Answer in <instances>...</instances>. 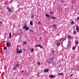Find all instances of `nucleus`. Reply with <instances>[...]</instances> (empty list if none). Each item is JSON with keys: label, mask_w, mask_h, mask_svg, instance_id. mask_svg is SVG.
I'll list each match as a JSON object with an SVG mask.
<instances>
[{"label": "nucleus", "mask_w": 79, "mask_h": 79, "mask_svg": "<svg viewBox=\"0 0 79 79\" xmlns=\"http://www.w3.org/2000/svg\"><path fill=\"white\" fill-rule=\"evenodd\" d=\"M16 50H17V52H16V53L17 54H19V53H21L22 52V50L21 49H20V51H18L19 50V48H16Z\"/></svg>", "instance_id": "obj_1"}, {"label": "nucleus", "mask_w": 79, "mask_h": 79, "mask_svg": "<svg viewBox=\"0 0 79 79\" xmlns=\"http://www.w3.org/2000/svg\"><path fill=\"white\" fill-rule=\"evenodd\" d=\"M53 61L52 58H50L48 60V64H51L52 62V61Z\"/></svg>", "instance_id": "obj_2"}, {"label": "nucleus", "mask_w": 79, "mask_h": 79, "mask_svg": "<svg viewBox=\"0 0 79 79\" xmlns=\"http://www.w3.org/2000/svg\"><path fill=\"white\" fill-rule=\"evenodd\" d=\"M6 9H7V10H8V11H9V12H11V10L10 9V8H9L8 7H7L6 8Z\"/></svg>", "instance_id": "obj_3"}, {"label": "nucleus", "mask_w": 79, "mask_h": 79, "mask_svg": "<svg viewBox=\"0 0 79 79\" xmlns=\"http://www.w3.org/2000/svg\"><path fill=\"white\" fill-rule=\"evenodd\" d=\"M76 31H77V32H79V28L78 27V26H76Z\"/></svg>", "instance_id": "obj_4"}, {"label": "nucleus", "mask_w": 79, "mask_h": 79, "mask_svg": "<svg viewBox=\"0 0 79 79\" xmlns=\"http://www.w3.org/2000/svg\"><path fill=\"white\" fill-rule=\"evenodd\" d=\"M49 72V70L48 69H44V72L45 73H47Z\"/></svg>", "instance_id": "obj_5"}, {"label": "nucleus", "mask_w": 79, "mask_h": 79, "mask_svg": "<svg viewBox=\"0 0 79 79\" xmlns=\"http://www.w3.org/2000/svg\"><path fill=\"white\" fill-rule=\"evenodd\" d=\"M36 47H39L40 48H43V46H42L40 45H36Z\"/></svg>", "instance_id": "obj_6"}, {"label": "nucleus", "mask_w": 79, "mask_h": 79, "mask_svg": "<svg viewBox=\"0 0 79 79\" xmlns=\"http://www.w3.org/2000/svg\"><path fill=\"white\" fill-rule=\"evenodd\" d=\"M64 74V73H59L58 74V75L63 76Z\"/></svg>", "instance_id": "obj_7"}, {"label": "nucleus", "mask_w": 79, "mask_h": 79, "mask_svg": "<svg viewBox=\"0 0 79 79\" xmlns=\"http://www.w3.org/2000/svg\"><path fill=\"white\" fill-rule=\"evenodd\" d=\"M27 25L26 24H25L24 26H23V28L24 29H26V28L27 27Z\"/></svg>", "instance_id": "obj_8"}, {"label": "nucleus", "mask_w": 79, "mask_h": 79, "mask_svg": "<svg viewBox=\"0 0 79 79\" xmlns=\"http://www.w3.org/2000/svg\"><path fill=\"white\" fill-rule=\"evenodd\" d=\"M60 45V43H56V45H57V47H59Z\"/></svg>", "instance_id": "obj_9"}, {"label": "nucleus", "mask_w": 79, "mask_h": 79, "mask_svg": "<svg viewBox=\"0 0 79 79\" xmlns=\"http://www.w3.org/2000/svg\"><path fill=\"white\" fill-rule=\"evenodd\" d=\"M49 77L50 78H52L54 77V76L53 75H49Z\"/></svg>", "instance_id": "obj_10"}, {"label": "nucleus", "mask_w": 79, "mask_h": 79, "mask_svg": "<svg viewBox=\"0 0 79 79\" xmlns=\"http://www.w3.org/2000/svg\"><path fill=\"white\" fill-rule=\"evenodd\" d=\"M68 37L69 38V39H71L72 38V36L70 35H69L68 36Z\"/></svg>", "instance_id": "obj_11"}, {"label": "nucleus", "mask_w": 79, "mask_h": 79, "mask_svg": "<svg viewBox=\"0 0 79 79\" xmlns=\"http://www.w3.org/2000/svg\"><path fill=\"white\" fill-rule=\"evenodd\" d=\"M9 38L10 39H11V33H10L9 35Z\"/></svg>", "instance_id": "obj_12"}, {"label": "nucleus", "mask_w": 79, "mask_h": 79, "mask_svg": "<svg viewBox=\"0 0 79 79\" xmlns=\"http://www.w3.org/2000/svg\"><path fill=\"white\" fill-rule=\"evenodd\" d=\"M6 45L7 47H9V43L8 42H7L6 43Z\"/></svg>", "instance_id": "obj_13"}, {"label": "nucleus", "mask_w": 79, "mask_h": 79, "mask_svg": "<svg viewBox=\"0 0 79 79\" xmlns=\"http://www.w3.org/2000/svg\"><path fill=\"white\" fill-rule=\"evenodd\" d=\"M45 16L46 17H48V18L50 17V15H48V14H45Z\"/></svg>", "instance_id": "obj_14"}, {"label": "nucleus", "mask_w": 79, "mask_h": 79, "mask_svg": "<svg viewBox=\"0 0 79 79\" xmlns=\"http://www.w3.org/2000/svg\"><path fill=\"white\" fill-rule=\"evenodd\" d=\"M30 25H31L32 26L33 25V22H32L30 21Z\"/></svg>", "instance_id": "obj_15"}, {"label": "nucleus", "mask_w": 79, "mask_h": 79, "mask_svg": "<svg viewBox=\"0 0 79 79\" xmlns=\"http://www.w3.org/2000/svg\"><path fill=\"white\" fill-rule=\"evenodd\" d=\"M25 29H25V30H26V31H28V30L29 29V27H27V28H26Z\"/></svg>", "instance_id": "obj_16"}, {"label": "nucleus", "mask_w": 79, "mask_h": 79, "mask_svg": "<svg viewBox=\"0 0 79 79\" xmlns=\"http://www.w3.org/2000/svg\"><path fill=\"white\" fill-rule=\"evenodd\" d=\"M51 51H52V52H53V53H54V50L53 49L51 48Z\"/></svg>", "instance_id": "obj_17"}, {"label": "nucleus", "mask_w": 79, "mask_h": 79, "mask_svg": "<svg viewBox=\"0 0 79 79\" xmlns=\"http://www.w3.org/2000/svg\"><path fill=\"white\" fill-rule=\"evenodd\" d=\"M19 64H17L16 65V66L17 67H19Z\"/></svg>", "instance_id": "obj_18"}, {"label": "nucleus", "mask_w": 79, "mask_h": 79, "mask_svg": "<svg viewBox=\"0 0 79 79\" xmlns=\"http://www.w3.org/2000/svg\"><path fill=\"white\" fill-rule=\"evenodd\" d=\"M75 43L77 45L78 44H79L78 42L77 41H76Z\"/></svg>", "instance_id": "obj_19"}, {"label": "nucleus", "mask_w": 79, "mask_h": 79, "mask_svg": "<svg viewBox=\"0 0 79 79\" xmlns=\"http://www.w3.org/2000/svg\"><path fill=\"white\" fill-rule=\"evenodd\" d=\"M27 42L26 41H25L24 42H23V45H25L27 44Z\"/></svg>", "instance_id": "obj_20"}, {"label": "nucleus", "mask_w": 79, "mask_h": 79, "mask_svg": "<svg viewBox=\"0 0 79 79\" xmlns=\"http://www.w3.org/2000/svg\"><path fill=\"white\" fill-rule=\"evenodd\" d=\"M17 68V67H16V66L15 67H14V68H13V69L14 70H15Z\"/></svg>", "instance_id": "obj_21"}, {"label": "nucleus", "mask_w": 79, "mask_h": 79, "mask_svg": "<svg viewBox=\"0 0 79 79\" xmlns=\"http://www.w3.org/2000/svg\"><path fill=\"white\" fill-rule=\"evenodd\" d=\"M7 49V47H5L4 48V50H6Z\"/></svg>", "instance_id": "obj_22"}, {"label": "nucleus", "mask_w": 79, "mask_h": 79, "mask_svg": "<svg viewBox=\"0 0 79 79\" xmlns=\"http://www.w3.org/2000/svg\"><path fill=\"white\" fill-rule=\"evenodd\" d=\"M34 50L33 49V48H31V52H34Z\"/></svg>", "instance_id": "obj_23"}, {"label": "nucleus", "mask_w": 79, "mask_h": 79, "mask_svg": "<svg viewBox=\"0 0 79 79\" xmlns=\"http://www.w3.org/2000/svg\"><path fill=\"white\" fill-rule=\"evenodd\" d=\"M74 22H73V21L71 23V25L74 24Z\"/></svg>", "instance_id": "obj_24"}, {"label": "nucleus", "mask_w": 79, "mask_h": 79, "mask_svg": "<svg viewBox=\"0 0 79 79\" xmlns=\"http://www.w3.org/2000/svg\"><path fill=\"white\" fill-rule=\"evenodd\" d=\"M76 33V31H74L73 32V34L75 35Z\"/></svg>", "instance_id": "obj_25"}, {"label": "nucleus", "mask_w": 79, "mask_h": 79, "mask_svg": "<svg viewBox=\"0 0 79 79\" xmlns=\"http://www.w3.org/2000/svg\"><path fill=\"white\" fill-rule=\"evenodd\" d=\"M76 48L75 47H73V50H75Z\"/></svg>", "instance_id": "obj_26"}, {"label": "nucleus", "mask_w": 79, "mask_h": 79, "mask_svg": "<svg viewBox=\"0 0 79 79\" xmlns=\"http://www.w3.org/2000/svg\"><path fill=\"white\" fill-rule=\"evenodd\" d=\"M37 64H39V65L40 66V62H37Z\"/></svg>", "instance_id": "obj_27"}, {"label": "nucleus", "mask_w": 79, "mask_h": 79, "mask_svg": "<svg viewBox=\"0 0 79 79\" xmlns=\"http://www.w3.org/2000/svg\"><path fill=\"white\" fill-rule=\"evenodd\" d=\"M40 22H38V23H37V24L39 25L40 24Z\"/></svg>", "instance_id": "obj_28"}, {"label": "nucleus", "mask_w": 79, "mask_h": 79, "mask_svg": "<svg viewBox=\"0 0 79 79\" xmlns=\"http://www.w3.org/2000/svg\"><path fill=\"white\" fill-rule=\"evenodd\" d=\"M52 26L53 27H56V25L55 24L53 25H52Z\"/></svg>", "instance_id": "obj_29"}, {"label": "nucleus", "mask_w": 79, "mask_h": 79, "mask_svg": "<svg viewBox=\"0 0 79 79\" xmlns=\"http://www.w3.org/2000/svg\"><path fill=\"white\" fill-rule=\"evenodd\" d=\"M51 18H52V19H56V18L55 17H51Z\"/></svg>", "instance_id": "obj_30"}, {"label": "nucleus", "mask_w": 79, "mask_h": 79, "mask_svg": "<svg viewBox=\"0 0 79 79\" xmlns=\"http://www.w3.org/2000/svg\"><path fill=\"white\" fill-rule=\"evenodd\" d=\"M54 13V12L51 11L50 12V14H52V13Z\"/></svg>", "instance_id": "obj_31"}, {"label": "nucleus", "mask_w": 79, "mask_h": 79, "mask_svg": "<svg viewBox=\"0 0 79 79\" xmlns=\"http://www.w3.org/2000/svg\"><path fill=\"white\" fill-rule=\"evenodd\" d=\"M77 20H79V17H78L77 18V19H76Z\"/></svg>", "instance_id": "obj_32"}, {"label": "nucleus", "mask_w": 79, "mask_h": 79, "mask_svg": "<svg viewBox=\"0 0 79 79\" xmlns=\"http://www.w3.org/2000/svg\"><path fill=\"white\" fill-rule=\"evenodd\" d=\"M34 15H32L31 18L32 19L34 17Z\"/></svg>", "instance_id": "obj_33"}, {"label": "nucleus", "mask_w": 79, "mask_h": 79, "mask_svg": "<svg viewBox=\"0 0 79 79\" xmlns=\"http://www.w3.org/2000/svg\"><path fill=\"white\" fill-rule=\"evenodd\" d=\"M30 31H33L32 30H30Z\"/></svg>", "instance_id": "obj_34"}, {"label": "nucleus", "mask_w": 79, "mask_h": 79, "mask_svg": "<svg viewBox=\"0 0 79 79\" xmlns=\"http://www.w3.org/2000/svg\"><path fill=\"white\" fill-rule=\"evenodd\" d=\"M76 47H77V45H76L75 46V47H75V48H76Z\"/></svg>", "instance_id": "obj_35"}, {"label": "nucleus", "mask_w": 79, "mask_h": 79, "mask_svg": "<svg viewBox=\"0 0 79 79\" xmlns=\"http://www.w3.org/2000/svg\"><path fill=\"white\" fill-rule=\"evenodd\" d=\"M71 77H72L73 76V75H71L70 76Z\"/></svg>", "instance_id": "obj_36"}, {"label": "nucleus", "mask_w": 79, "mask_h": 79, "mask_svg": "<svg viewBox=\"0 0 79 79\" xmlns=\"http://www.w3.org/2000/svg\"><path fill=\"white\" fill-rule=\"evenodd\" d=\"M40 40H41V39H42V38L40 37Z\"/></svg>", "instance_id": "obj_37"}, {"label": "nucleus", "mask_w": 79, "mask_h": 79, "mask_svg": "<svg viewBox=\"0 0 79 79\" xmlns=\"http://www.w3.org/2000/svg\"><path fill=\"white\" fill-rule=\"evenodd\" d=\"M2 23V22H0V23Z\"/></svg>", "instance_id": "obj_38"}, {"label": "nucleus", "mask_w": 79, "mask_h": 79, "mask_svg": "<svg viewBox=\"0 0 79 79\" xmlns=\"http://www.w3.org/2000/svg\"><path fill=\"white\" fill-rule=\"evenodd\" d=\"M69 46V45L68 44V45H67V46L68 47Z\"/></svg>", "instance_id": "obj_39"}, {"label": "nucleus", "mask_w": 79, "mask_h": 79, "mask_svg": "<svg viewBox=\"0 0 79 79\" xmlns=\"http://www.w3.org/2000/svg\"><path fill=\"white\" fill-rule=\"evenodd\" d=\"M0 27H1V24H0Z\"/></svg>", "instance_id": "obj_40"}, {"label": "nucleus", "mask_w": 79, "mask_h": 79, "mask_svg": "<svg viewBox=\"0 0 79 79\" xmlns=\"http://www.w3.org/2000/svg\"><path fill=\"white\" fill-rule=\"evenodd\" d=\"M11 1H13L14 0H11Z\"/></svg>", "instance_id": "obj_41"}, {"label": "nucleus", "mask_w": 79, "mask_h": 79, "mask_svg": "<svg viewBox=\"0 0 79 79\" xmlns=\"http://www.w3.org/2000/svg\"><path fill=\"white\" fill-rule=\"evenodd\" d=\"M62 2H63V1H62Z\"/></svg>", "instance_id": "obj_42"}]
</instances>
